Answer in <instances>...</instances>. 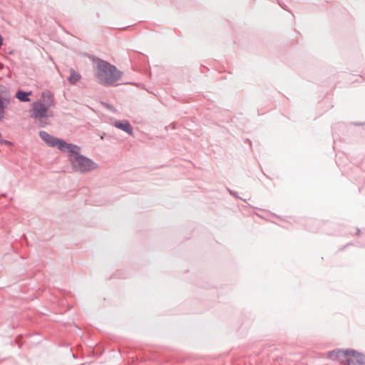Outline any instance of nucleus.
I'll use <instances>...</instances> for the list:
<instances>
[{
  "label": "nucleus",
  "mask_w": 365,
  "mask_h": 365,
  "mask_svg": "<svg viewBox=\"0 0 365 365\" xmlns=\"http://www.w3.org/2000/svg\"><path fill=\"white\" fill-rule=\"evenodd\" d=\"M96 63L95 76L103 86H112L119 81L123 73L109 62L99 58H94Z\"/></svg>",
  "instance_id": "obj_1"
},
{
  "label": "nucleus",
  "mask_w": 365,
  "mask_h": 365,
  "mask_svg": "<svg viewBox=\"0 0 365 365\" xmlns=\"http://www.w3.org/2000/svg\"><path fill=\"white\" fill-rule=\"evenodd\" d=\"M68 150V156L72 169L79 173H87L98 168V165L92 159L80 153L81 147Z\"/></svg>",
  "instance_id": "obj_2"
},
{
  "label": "nucleus",
  "mask_w": 365,
  "mask_h": 365,
  "mask_svg": "<svg viewBox=\"0 0 365 365\" xmlns=\"http://www.w3.org/2000/svg\"><path fill=\"white\" fill-rule=\"evenodd\" d=\"M48 109L42 104L41 100L35 101L31 105L30 117L34 119L46 118L52 115L48 114Z\"/></svg>",
  "instance_id": "obj_3"
},
{
  "label": "nucleus",
  "mask_w": 365,
  "mask_h": 365,
  "mask_svg": "<svg viewBox=\"0 0 365 365\" xmlns=\"http://www.w3.org/2000/svg\"><path fill=\"white\" fill-rule=\"evenodd\" d=\"M349 354L346 357L345 364L347 365H364L365 354L354 349H348Z\"/></svg>",
  "instance_id": "obj_4"
},
{
  "label": "nucleus",
  "mask_w": 365,
  "mask_h": 365,
  "mask_svg": "<svg viewBox=\"0 0 365 365\" xmlns=\"http://www.w3.org/2000/svg\"><path fill=\"white\" fill-rule=\"evenodd\" d=\"M50 147L57 148L61 152L66 153H68V150H71V148H76L75 144L67 143L64 139L56 136L53 137Z\"/></svg>",
  "instance_id": "obj_5"
},
{
  "label": "nucleus",
  "mask_w": 365,
  "mask_h": 365,
  "mask_svg": "<svg viewBox=\"0 0 365 365\" xmlns=\"http://www.w3.org/2000/svg\"><path fill=\"white\" fill-rule=\"evenodd\" d=\"M348 354L347 349H334L327 353V357L333 360H338L345 364L346 357H347Z\"/></svg>",
  "instance_id": "obj_6"
},
{
  "label": "nucleus",
  "mask_w": 365,
  "mask_h": 365,
  "mask_svg": "<svg viewBox=\"0 0 365 365\" xmlns=\"http://www.w3.org/2000/svg\"><path fill=\"white\" fill-rule=\"evenodd\" d=\"M41 101L42 104L48 108L55 106L56 104L54 96L50 91H45L42 92Z\"/></svg>",
  "instance_id": "obj_7"
},
{
  "label": "nucleus",
  "mask_w": 365,
  "mask_h": 365,
  "mask_svg": "<svg viewBox=\"0 0 365 365\" xmlns=\"http://www.w3.org/2000/svg\"><path fill=\"white\" fill-rule=\"evenodd\" d=\"M113 125L130 135L133 136V129L130 123L127 120H116L113 123Z\"/></svg>",
  "instance_id": "obj_8"
},
{
  "label": "nucleus",
  "mask_w": 365,
  "mask_h": 365,
  "mask_svg": "<svg viewBox=\"0 0 365 365\" xmlns=\"http://www.w3.org/2000/svg\"><path fill=\"white\" fill-rule=\"evenodd\" d=\"M31 91H24L21 89H19L15 95V97L22 103H28L31 101L29 96L31 95Z\"/></svg>",
  "instance_id": "obj_9"
},
{
  "label": "nucleus",
  "mask_w": 365,
  "mask_h": 365,
  "mask_svg": "<svg viewBox=\"0 0 365 365\" xmlns=\"http://www.w3.org/2000/svg\"><path fill=\"white\" fill-rule=\"evenodd\" d=\"M81 79V73L76 71L73 68H71L70 76L67 78L69 83L71 85H75Z\"/></svg>",
  "instance_id": "obj_10"
},
{
  "label": "nucleus",
  "mask_w": 365,
  "mask_h": 365,
  "mask_svg": "<svg viewBox=\"0 0 365 365\" xmlns=\"http://www.w3.org/2000/svg\"><path fill=\"white\" fill-rule=\"evenodd\" d=\"M4 90L6 91V88L4 86L0 85V121L4 118L5 109L7 107V106L5 103H4L3 99L1 98V93H3Z\"/></svg>",
  "instance_id": "obj_11"
},
{
  "label": "nucleus",
  "mask_w": 365,
  "mask_h": 365,
  "mask_svg": "<svg viewBox=\"0 0 365 365\" xmlns=\"http://www.w3.org/2000/svg\"><path fill=\"white\" fill-rule=\"evenodd\" d=\"M38 135L41 139L50 147L53 135H50L44 130H40Z\"/></svg>",
  "instance_id": "obj_12"
},
{
  "label": "nucleus",
  "mask_w": 365,
  "mask_h": 365,
  "mask_svg": "<svg viewBox=\"0 0 365 365\" xmlns=\"http://www.w3.org/2000/svg\"><path fill=\"white\" fill-rule=\"evenodd\" d=\"M38 135L41 139L50 147L53 135H50L44 130H40Z\"/></svg>",
  "instance_id": "obj_13"
},
{
  "label": "nucleus",
  "mask_w": 365,
  "mask_h": 365,
  "mask_svg": "<svg viewBox=\"0 0 365 365\" xmlns=\"http://www.w3.org/2000/svg\"><path fill=\"white\" fill-rule=\"evenodd\" d=\"M1 98L6 106L10 103L11 96L9 93L6 92V90H4V92L1 93Z\"/></svg>",
  "instance_id": "obj_14"
},
{
  "label": "nucleus",
  "mask_w": 365,
  "mask_h": 365,
  "mask_svg": "<svg viewBox=\"0 0 365 365\" xmlns=\"http://www.w3.org/2000/svg\"><path fill=\"white\" fill-rule=\"evenodd\" d=\"M228 191H229V192H230V194L231 195H233V196H235L236 198H238V199H240V200H242L245 201V200H242L241 197H240L237 195V193L236 192H235V191H233V190H230V189H228Z\"/></svg>",
  "instance_id": "obj_15"
},
{
  "label": "nucleus",
  "mask_w": 365,
  "mask_h": 365,
  "mask_svg": "<svg viewBox=\"0 0 365 365\" xmlns=\"http://www.w3.org/2000/svg\"><path fill=\"white\" fill-rule=\"evenodd\" d=\"M38 119H39L38 123V126L42 127V128L45 127L46 125L47 124V123L46 121L43 120L41 118H38Z\"/></svg>",
  "instance_id": "obj_16"
},
{
  "label": "nucleus",
  "mask_w": 365,
  "mask_h": 365,
  "mask_svg": "<svg viewBox=\"0 0 365 365\" xmlns=\"http://www.w3.org/2000/svg\"><path fill=\"white\" fill-rule=\"evenodd\" d=\"M0 143L4 145H11V142L7 140H0Z\"/></svg>",
  "instance_id": "obj_17"
},
{
  "label": "nucleus",
  "mask_w": 365,
  "mask_h": 365,
  "mask_svg": "<svg viewBox=\"0 0 365 365\" xmlns=\"http://www.w3.org/2000/svg\"><path fill=\"white\" fill-rule=\"evenodd\" d=\"M104 106L108 108L110 110H114V107L113 105L111 104H109V103H104Z\"/></svg>",
  "instance_id": "obj_18"
},
{
  "label": "nucleus",
  "mask_w": 365,
  "mask_h": 365,
  "mask_svg": "<svg viewBox=\"0 0 365 365\" xmlns=\"http://www.w3.org/2000/svg\"><path fill=\"white\" fill-rule=\"evenodd\" d=\"M351 124L356 125V126H361L365 125V122H356V123H351Z\"/></svg>",
  "instance_id": "obj_19"
},
{
  "label": "nucleus",
  "mask_w": 365,
  "mask_h": 365,
  "mask_svg": "<svg viewBox=\"0 0 365 365\" xmlns=\"http://www.w3.org/2000/svg\"><path fill=\"white\" fill-rule=\"evenodd\" d=\"M360 233H361V230H360V229H359V228H357V229H356V236H359V235H360Z\"/></svg>",
  "instance_id": "obj_20"
},
{
  "label": "nucleus",
  "mask_w": 365,
  "mask_h": 365,
  "mask_svg": "<svg viewBox=\"0 0 365 365\" xmlns=\"http://www.w3.org/2000/svg\"><path fill=\"white\" fill-rule=\"evenodd\" d=\"M3 41H4V40H3V37H2V36H1V35L0 34V46H2V44H3Z\"/></svg>",
  "instance_id": "obj_21"
},
{
  "label": "nucleus",
  "mask_w": 365,
  "mask_h": 365,
  "mask_svg": "<svg viewBox=\"0 0 365 365\" xmlns=\"http://www.w3.org/2000/svg\"><path fill=\"white\" fill-rule=\"evenodd\" d=\"M279 6H280L282 8H283V9H285V7H284V6L283 4H282L280 2H279Z\"/></svg>",
  "instance_id": "obj_22"
},
{
  "label": "nucleus",
  "mask_w": 365,
  "mask_h": 365,
  "mask_svg": "<svg viewBox=\"0 0 365 365\" xmlns=\"http://www.w3.org/2000/svg\"><path fill=\"white\" fill-rule=\"evenodd\" d=\"M4 68V64L0 63V69H2Z\"/></svg>",
  "instance_id": "obj_23"
},
{
  "label": "nucleus",
  "mask_w": 365,
  "mask_h": 365,
  "mask_svg": "<svg viewBox=\"0 0 365 365\" xmlns=\"http://www.w3.org/2000/svg\"><path fill=\"white\" fill-rule=\"evenodd\" d=\"M351 243H347L346 247L349 246Z\"/></svg>",
  "instance_id": "obj_24"
},
{
  "label": "nucleus",
  "mask_w": 365,
  "mask_h": 365,
  "mask_svg": "<svg viewBox=\"0 0 365 365\" xmlns=\"http://www.w3.org/2000/svg\"><path fill=\"white\" fill-rule=\"evenodd\" d=\"M1 137V133H0V138Z\"/></svg>",
  "instance_id": "obj_25"
}]
</instances>
